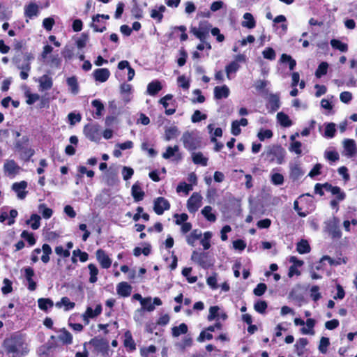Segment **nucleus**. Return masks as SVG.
I'll return each mask as SVG.
<instances>
[{
    "label": "nucleus",
    "mask_w": 357,
    "mask_h": 357,
    "mask_svg": "<svg viewBox=\"0 0 357 357\" xmlns=\"http://www.w3.org/2000/svg\"><path fill=\"white\" fill-rule=\"evenodd\" d=\"M285 156V151L280 146H268L262 153V157L265 161L268 163H276L280 165L283 163Z\"/></svg>",
    "instance_id": "nucleus-2"
},
{
    "label": "nucleus",
    "mask_w": 357,
    "mask_h": 357,
    "mask_svg": "<svg viewBox=\"0 0 357 357\" xmlns=\"http://www.w3.org/2000/svg\"><path fill=\"white\" fill-rule=\"evenodd\" d=\"M46 63L52 68H59L61 66V60L58 54L52 55L50 59L46 61Z\"/></svg>",
    "instance_id": "nucleus-39"
},
{
    "label": "nucleus",
    "mask_w": 357,
    "mask_h": 357,
    "mask_svg": "<svg viewBox=\"0 0 357 357\" xmlns=\"http://www.w3.org/2000/svg\"><path fill=\"white\" fill-rule=\"evenodd\" d=\"M268 105L273 111H276L279 109L280 98L277 94H271L268 98Z\"/></svg>",
    "instance_id": "nucleus-37"
},
{
    "label": "nucleus",
    "mask_w": 357,
    "mask_h": 357,
    "mask_svg": "<svg viewBox=\"0 0 357 357\" xmlns=\"http://www.w3.org/2000/svg\"><path fill=\"white\" fill-rule=\"evenodd\" d=\"M162 89V85L158 80L150 82L147 86L146 92L150 96H155Z\"/></svg>",
    "instance_id": "nucleus-28"
},
{
    "label": "nucleus",
    "mask_w": 357,
    "mask_h": 357,
    "mask_svg": "<svg viewBox=\"0 0 357 357\" xmlns=\"http://www.w3.org/2000/svg\"><path fill=\"white\" fill-rule=\"evenodd\" d=\"M206 117L207 116L206 114H202L199 110H195L191 116V121L193 123H197L206 119Z\"/></svg>",
    "instance_id": "nucleus-60"
},
{
    "label": "nucleus",
    "mask_w": 357,
    "mask_h": 357,
    "mask_svg": "<svg viewBox=\"0 0 357 357\" xmlns=\"http://www.w3.org/2000/svg\"><path fill=\"white\" fill-rule=\"evenodd\" d=\"M100 18H102L105 20H109V15H104V14H102V15L98 14L93 17V18H92L93 23L91 24V26L93 27V29H94L95 31L103 32L104 31L106 30L105 26H99L97 24H96V20H99V19H100Z\"/></svg>",
    "instance_id": "nucleus-29"
},
{
    "label": "nucleus",
    "mask_w": 357,
    "mask_h": 357,
    "mask_svg": "<svg viewBox=\"0 0 357 357\" xmlns=\"http://www.w3.org/2000/svg\"><path fill=\"white\" fill-rule=\"evenodd\" d=\"M131 192L135 202H139L143 199L144 192L138 183H135L132 186Z\"/></svg>",
    "instance_id": "nucleus-31"
},
{
    "label": "nucleus",
    "mask_w": 357,
    "mask_h": 357,
    "mask_svg": "<svg viewBox=\"0 0 357 357\" xmlns=\"http://www.w3.org/2000/svg\"><path fill=\"white\" fill-rule=\"evenodd\" d=\"M58 338L61 342L66 344H70L73 342V335L65 328L60 331Z\"/></svg>",
    "instance_id": "nucleus-33"
},
{
    "label": "nucleus",
    "mask_w": 357,
    "mask_h": 357,
    "mask_svg": "<svg viewBox=\"0 0 357 357\" xmlns=\"http://www.w3.org/2000/svg\"><path fill=\"white\" fill-rule=\"evenodd\" d=\"M191 259L204 268L210 267L212 264L207 260V255L204 252L193 251Z\"/></svg>",
    "instance_id": "nucleus-12"
},
{
    "label": "nucleus",
    "mask_w": 357,
    "mask_h": 357,
    "mask_svg": "<svg viewBox=\"0 0 357 357\" xmlns=\"http://www.w3.org/2000/svg\"><path fill=\"white\" fill-rule=\"evenodd\" d=\"M6 351L12 354V357H22L28 352L27 345L21 335H14L5 340Z\"/></svg>",
    "instance_id": "nucleus-1"
},
{
    "label": "nucleus",
    "mask_w": 357,
    "mask_h": 357,
    "mask_svg": "<svg viewBox=\"0 0 357 357\" xmlns=\"http://www.w3.org/2000/svg\"><path fill=\"white\" fill-rule=\"evenodd\" d=\"M328 65L326 62H321L317 69L315 72V75L317 77H321V76L324 75L327 73Z\"/></svg>",
    "instance_id": "nucleus-55"
},
{
    "label": "nucleus",
    "mask_w": 357,
    "mask_h": 357,
    "mask_svg": "<svg viewBox=\"0 0 357 357\" xmlns=\"http://www.w3.org/2000/svg\"><path fill=\"white\" fill-rule=\"evenodd\" d=\"M191 190H192V185L188 184L185 182L180 183L176 188L177 192H183L185 195H188L189 193V192Z\"/></svg>",
    "instance_id": "nucleus-54"
},
{
    "label": "nucleus",
    "mask_w": 357,
    "mask_h": 357,
    "mask_svg": "<svg viewBox=\"0 0 357 357\" xmlns=\"http://www.w3.org/2000/svg\"><path fill=\"white\" fill-rule=\"evenodd\" d=\"M266 289H267V287H266V284L259 283L254 289L253 293L255 295H256L257 296H261L265 293Z\"/></svg>",
    "instance_id": "nucleus-63"
},
{
    "label": "nucleus",
    "mask_w": 357,
    "mask_h": 357,
    "mask_svg": "<svg viewBox=\"0 0 357 357\" xmlns=\"http://www.w3.org/2000/svg\"><path fill=\"white\" fill-rule=\"evenodd\" d=\"M258 138L261 141H264L265 139H270L273 137V132L271 130H261L257 134Z\"/></svg>",
    "instance_id": "nucleus-61"
},
{
    "label": "nucleus",
    "mask_w": 357,
    "mask_h": 357,
    "mask_svg": "<svg viewBox=\"0 0 357 357\" xmlns=\"http://www.w3.org/2000/svg\"><path fill=\"white\" fill-rule=\"evenodd\" d=\"M201 236L202 232L197 229H195L187 236V242L189 245L194 246L195 241L200 238Z\"/></svg>",
    "instance_id": "nucleus-47"
},
{
    "label": "nucleus",
    "mask_w": 357,
    "mask_h": 357,
    "mask_svg": "<svg viewBox=\"0 0 357 357\" xmlns=\"http://www.w3.org/2000/svg\"><path fill=\"white\" fill-rule=\"evenodd\" d=\"M21 237L26 240L30 245H33L36 243V239L33 237V234H31L26 230L22 232Z\"/></svg>",
    "instance_id": "nucleus-62"
},
{
    "label": "nucleus",
    "mask_w": 357,
    "mask_h": 357,
    "mask_svg": "<svg viewBox=\"0 0 357 357\" xmlns=\"http://www.w3.org/2000/svg\"><path fill=\"white\" fill-rule=\"evenodd\" d=\"M212 211V207L206 206L204 207L201 213L208 221L213 222L216 220V215Z\"/></svg>",
    "instance_id": "nucleus-34"
},
{
    "label": "nucleus",
    "mask_w": 357,
    "mask_h": 357,
    "mask_svg": "<svg viewBox=\"0 0 357 357\" xmlns=\"http://www.w3.org/2000/svg\"><path fill=\"white\" fill-rule=\"evenodd\" d=\"M243 20L241 22V25L243 27L248 29H253L256 26V22L254 19L253 15L250 13H246L243 15Z\"/></svg>",
    "instance_id": "nucleus-27"
},
{
    "label": "nucleus",
    "mask_w": 357,
    "mask_h": 357,
    "mask_svg": "<svg viewBox=\"0 0 357 357\" xmlns=\"http://www.w3.org/2000/svg\"><path fill=\"white\" fill-rule=\"evenodd\" d=\"M39 13V7L38 6L34 3L31 2L27 6L24 7V15L26 17L32 18L33 17H36Z\"/></svg>",
    "instance_id": "nucleus-24"
},
{
    "label": "nucleus",
    "mask_w": 357,
    "mask_h": 357,
    "mask_svg": "<svg viewBox=\"0 0 357 357\" xmlns=\"http://www.w3.org/2000/svg\"><path fill=\"white\" fill-rule=\"evenodd\" d=\"M102 312L101 304L96 305L95 309L91 307H87L85 312L82 315V319L86 324H89V319L95 318Z\"/></svg>",
    "instance_id": "nucleus-13"
},
{
    "label": "nucleus",
    "mask_w": 357,
    "mask_h": 357,
    "mask_svg": "<svg viewBox=\"0 0 357 357\" xmlns=\"http://www.w3.org/2000/svg\"><path fill=\"white\" fill-rule=\"evenodd\" d=\"M271 181L274 185H282L284 183V176L280 173H273L271 174Z\"/></svg>",
    "instance_id": "nucleus-56"
},
{
    "label": "nucleus",
    "mask_w": 357,
    "mask_h": 357,
    "mask_svg": "<svg viewBox=\"0 0 357 357\" xmlns=\"http://www.w3.org/2000/svg\"><path fill=\"white\" fill-rule=\"evenodd\" d=\"M24 271V277L29 283L28 289L30 291H34L36 288V283L33 280V277L35 275L33 269L31 267H26Z\"/></svg>",
    "instance_id": "nucleus-21"
},
{
    "label": "nucleus",
    "mask_w": 357,
    "mask_h": 357,
    "mask_svg": "<svg viewBox=\"0 0 357 357\" xmlns=\"http://www.w3.org/2000/svg\"><path fill=\"white\" fill-rule=\"evenodd\" d=\"M240 68V65L236 61H232L225 67V71L227 78L230 79V75L235 73Z\"/></svg>",
    "instance_id": "nucleus-50"
},
{
    "label": "nucleus",
    "mask_w": 357,
    "mask_h": 357,
    "mask_svg": "<svg viewBox=\"0 0 357 357\" xmlns=\"http://www.w3.org/2000/svg\"><path fill=\"white\" fill-rule=\"evenodd\" d=\"M38 307L42 310H47L54 305L53 301L50 298H39L38 300Z\"/></svg>",
    "instance_id": "nucleus-44"
},
{
    "label": "nucleus",
    "mask_w": 357,
    "mask_h": 357,
    "mask_svg": "<svg viewBox=\"0 0 357 357\" xmlns=\"http://www.w3.org/2000/svg\"><path fill=\"white\" fill-rule=\"evenodd\" d=\"M39 90L41 91L50 90L53 86L52 78L48 75H44L38 79Z\"/></svg>",
    "instance_id": "nucleus-20"
},
{
    "label": "nucleus",
    "mask_w": 357,
    "mask_h": 357,
    "mask_svg": "<svg viewBox=\"0 0 357 357\" xmlns=\"http://www.w3.org/2000/svg\"><path fill=\"white\" fill-rule=\"evenodd\" d=\"M170 204L165 197H160L153 201V210L157 215H162L165 211L169 210Z\"/></svg>",
    "instance_id": "nucleus-11"
},
{
    "label": "nucleus",
    "mask_w": 357,
    "mask_h": 357,
    "mask_svg": "<svg viewBox=\"0 0 357 357\" xmlns=\"http://www.w3.org/2000/svg\"><path fill=\"white\" fill-rule=\"evenodd\" d=\"M33 59L32 54L26 53L14 59L17 68L21 70L20 77L22 79H26L29 77V72L31 70V61Z\"/></svg>",
    "instance_id": "nucleus-4"
},
{
    "label": "nucleus",
    "mask_w": 357,
    "mask_h": 357,
    "mask_svg": "<svg viewBox=\"0 0 357 357\" xmlns=\"http://www.w3.org/2000/svg\"><path fill=\"white\" fill-rule=\"evenodd\" d=\"M125 340H124V346L127 348H129L130 350L133 351L136 349L135 343L132 337V335L130 332H126L125 333Z\"/></svg>",
    "instance_id": "nucleus-51"
},
{
    "label": "nucleus",
    "mask_w": 357,
    "mask_h": 357,
    "mask_svg": "<svg viewBox=\"0 0 357 357\" xmlns=\"http://www.w3.org/2000/svg\"><path fill=\"white\" fill-rule=\"evenodd\" d=\"M280 61L282 63H288L290 70H293L296 65V62L290 55L282 54L280 57Z\"/></svg>",
    "instance_id": "nucleus-53"
},
{
    "label": "nucleus",
    "mask_w": 357,
    "mask_h": 357,
    "mask_svg": "<svg viewBox=\"0 0 357 357\" xmlns=\"http://www.w3.org/2000/svg\"><path fill=\"white\" fill-rule=\"evenodd\" d=\"M38 211L45 219L50 218L53 213L52 210L47 207L45 204H41L38 206Z\"/></svg>",
    "instance_id": "nucleus-52"
},
{
    "label": "nucleus",
    "mask_w": 357,
    "mask_h": 357,
    "mask_svg": "<svg viewBox=\"0 0 357 357\" xmlns=\"http://www.w3.org/2000/svg\"><path fill=\"white\" fill-rule=\"evenodd\" d=\"M116 291L119 296L128 297L131 294L132 287L126 282H121L117 285Z\"/></svg>",
    "instance_id": "nucleus-26"
},
{
    "label": "nucleus",
    "mask_w": 357,
    "mask_h": 357,
    "mask_svg": "<svg viewBox=\"0 0 357 357\" xmlns=\"http://www.w3.org/2000/svg\"><path fill=\"white\" fill-rule=\"evenodd\" d=\"M296 250L300 254H306L310 252V247L306 240H302L298 243Z\"/></svg>",
    "instance_id": "nucleus-46"
},
{
    "label": "nucleus",
    "mask_w": 357,
    "mask_h": 357,
    "mask_svg": "<svg viewBox=\"0 0 357 357\" xmlns=\"http://www.w3.org/2000/svg\"><path fill=\"white\" fill-rule=\"evenodd\" d=\"M307 343L308 341L306 338H300L297 341L294 347L296 348V351L298 356H301L303 354V349Z\"/></svg>",
    "instance_id": "nucleus-41"
},
{
    "label": "nucleus",
    "mask_w": 357,
    "mask_h": 357,
    "mask_svg": "<svg viewBox=\"0 0 357 357\" xmlns=\"http://www.w3.org/2000/svg\"><path fill=\"white\" fill-rule=\"evenodd\" d=\"M192 162L196 165L206 167L208 165V158L204 156L202 152L192 151L191 154Z\"/></svg>",
    "instance_id": "nucleus-25"
},
{
    "label": "nucleus",
    "mask_w": 357,
    "mask_h": 357,
    "mask_svg": "<svg viewBox=\"0 0 357 357\" xmlns=\"http://www.w3.org/2000/svg\"><path fill=\"white\" fill-rule=\"evenodd\" d=\"M188 332V326L185 324L182 323L178 326H174L172 328V334L173 337H177L181 335L186 334Z\"/></svg>",
    "instance_id": "nucleus-35"
},
{
    "label": "nucleus",
    "mask_w": 357,
    "mask_h": 357,
    "mask_svg": "<svg viewBox=\"0 0 357 357\" xmlns=\"http://www.w3.org/2000/svg\"><path fill=\"white\" fill-rule=\"evenodd\" d=\"M40 250L43 252L41 256V260L43 263L46 264L50 261V255L52 252V248L48 244H43Z\"/></svg>",
    "instance_id": "nucleus-40"
},
{
    "label": "nucleus",
    "mask_w": 357,
    "mask_h": 357,
    "mask_svg": "<svg viewBox=\"0 0 357 357\" xmlns=\"http://www.w3.org/2000/svg\"><path fill=\"white\" fill-rule=\"evenodd\" d=\"M84 132L86 137L91 141L98 142L100 139L99 126L97 124H89L84 127Z\"/></svg>",
    "instance_id": "nucleus-9"
},
{
    "label": "nucleus",
    "mask_w": 357,
    "mask_h": 357,
    "mask_svg": "<svg viewBox=\"0 0 357 357\" xmlns=\"http://www.w3.org/2000/svg\"><path fill=\"white\" fill-rule=\"evenodd\" d=\"M142 308L139 310V311L146 310L148 312H152L155 309V305H161L162 301L160 298L155 297L153 298V301L152 303L151 297L144 298V300L142 301Z\"/></svg>",
    "instance_id": "nucleus-15"
},
{
    "label": "nucleus",
    "mask_w": 357,
    "mask_h": 357,
    "mask_svg": "<svg viewBox=\"0 0 357 357\" xmlns=\"http://www.w3.org/2000/svg\"><path fill=\"white\" fill-rule=\"evenodd\" d=\"M67 84L70 87L72 93L77 94L79 91L77 80L75 77H71L67 79Z\"/></svg>",
    "instance_id": "nucleus-48"
},
{
    "label": "nucleus",
    "mask_w": 357,
    "mask_h": 357,
    "mask_svg": "<svg viewBox=\"0 0 357 357\" xmlns=\"http://www.w3.org/2000/svg\"><path fill=\"white\" fill-rule=\"evenodd\" d=\"M40 217L37 214H32L29 220L26 221V224L30 225L31 227L36 230L40 227Z\"/></svg>",
    "instance_id": "nucleus-45"
},
{
    "label": "nucleus",
    "mask_w": 357,
    "mask_h": 357,
    "mask_svg": "<svg viewBox=\"0 0 357 357\" xmlns=\"http://www.w3.org/2000/svg\"><path fill=\"white\" fill-rule=\"evenodd\" d=\"M98 261L103 268H108L111 266L112 260L105 252L101 249L96 251V253Z\"/></svg>",
    "instance_id": "nucleus-19"
},
{
    "label": "nucleus",
    "mask_w": 357,
    "mask_h": 357,
    "mask_svg": "<svg viewBox=\"0 0 357 357\" xmlns=\"http://www.w3.org/2000/svg\"><path fill=\"white\" fill-rule=\"evenodd\" d=\"M88 268L90 273L89 282L91 283H95L98 280L97 275L98 274V269L93 264H89Z\"/></svg>",
    "instance_id": "nucleus-49"
},
{
    "label": "nucleus",
    "mask_w": 357,
    "mask_h": 357,
    "mask_svg": "<svg viewBox=\"0 0 357 357\" xmlns=\"http://www.w3.org/2000/svg\"><path fill=\"white\" fill-rule=\"evenodd\" d=\"M13 291L12 282L7 278L3 280V286L1 288V291L3 294H7Z\"/></svg>",
    "instance_id": "nucleus-64"
},
{
    "label": "nucleus",
    "mask_w": 357,
    "mask_h": 357,
    "mask_svg": "<svg viewBox=\"0 0 357 357\" xmlns=\"http://www.w3.org/2000/svg\"><path fill=\"white\" fill-rule=\"evenodd\" d=\"M56 307L58 308L64 307V310L68 311L73 308H74L75 304L73 302H71L68 297L61 298V301L56 302L55 304Z\"/></svg>",
    "instance_id": "nucleus-32"
},
{
    "label": "nucleus",
    "mask_w": 357,
    "mask_h": 357,
    "mask_svg": "<svg viewBox=\"0 0 357 357\" xmlns=\"http://www.w3.org/2000/svg\"><path fill=\"white\" fill-rule=\"evenodd\" d=\"M305 324L306 327H303L301 328L302 333L305 335H314V331L313 330V328L314 327L315 325V321L313 319L309 318L307 319Z\"/></svg>",
    "instance_id": "nucleus-36"
},
{
    "label": "nucleus",
    "mask_w": 357,
    "mask_h": 357,
    "mask_svg": "<svg viewBox=\"0 0 357 357\" xmlns=\"http://www.w3.org/2000/svg\"><path fill=\"white\" fill-rule=\"evenodd\" d=\"M328 261V263L332 266H338L342 264L347 263V259L345 258H337L336 259H333L328 255H324L321 257L320 261Z\"/></svg>",
    "instance_id": "nucleus-38"
},
{
    "label": "nucleus",
    "mask_w": 357,
    "mask_h": 357,
    "mask_svg": "<svg viewBox=\"0 0 357 357\" xmlns=\"http://www.w3.org/2000/svg\"><path fill=\"white\" fill-rule=\"evenodd\" d=\"M26 187L27 182L22 181L20 182L14 183L12 185V190L17 194L18 199H24L28 193V192L25 190Z\"/></svg>",
    "instance_id": "nucleus-16"
},
{
    "label": "nucleus",
    "mask_w": 357,
    "mask_h": 357,
    "mask_svg": "<svg viewBox=\"0 0 357 357\" xmlns=\"http://www.w3.org/2000/svg\"><path fill=\"white\" fill-rule=\"evenodd\" d=\"M335 131L336 130L335 123H328L325 129V136L329 138H332L334 137Z\"/></svg>",
    "instance_id": "nucleus-58"
},
{
    "label": "nucleus",
    "mask_w": 357,
    "mask_h": 357,
    "mask_svg": "<svg viewBox=\"0 0 357 357\" xmlns=\"http://www.w3.org/2000/svg\"><path fill=\"white\" fill-rule=\"evenodd\" d=\"M211 25L207 21L201 22L198 27L192 26L190 28V32L194 34L202 42H204L208 37L209 31Z\"/></svg>",
    "instance_id": "nucleus-5"
},
{
    "label": "nucleus",
    "mask_w": 357,
    "mask_h": 357,
    "mask_svg": "<svg viewBox=\"0 0 357 357\" xmlns=\"http://www.w3.org/2000/svg\"><path fill=\"white\" fill-rule=\"evenodd\" d=\"M277 119L279 123L284 127H289L292 124L289 116L283 112L278 113Z\"/></svg>",
    "instance_id": "nucleus-43"
},
{
    "label": "nucleus",
    "mask_w": 357,
    "mask_h": 357,
    "mask_svg": "<svg viewBox=\"0 0 357 357\" xmlns=\"http://www.w3.org/2000/svg\"><path fill=\"white\" fill-rule=\"evenodd\" d=\"M202 196L198 192H193L187 201V208L190 213H195L202 203Z\"/></svg>",
    "instance_id": "nucleus-8"
},
{
    "label": "nucleus",
    "mask_w": 357,
    "mask_h": 357,
    "mask_svg": "<svg viewBox=\"0 0 357 357\" xmlns=\"http://www.w3.org/2000/svg\"><path fill=\"white\" fill-rule=\"evenodd\" d=\"M20 167L13 160H7L3 165L5 174L10 176L19 173Z\"/></svg>",
    "instance_id": "nucleus-17"
},
{
    "label": "nucleus",
    "mask_w": 357,
    "mask_h": 357,
    "mask_svg": "<svg viewBox=\"0 0 357 357\" xmlns=\"http://www.w3.org/2000/svg\"><path fill=\"white\" fill-rule=\"evenodd\" d=\"M331 45L333 48L338 50L342 52H346L348 50L347 45L337 39H332L331 40Z\"/></svg>",
    "instance_id": "nucleus-42"
},
{
    "label": "nucleus",
    "mask_w": 357,
    "mask_h": 357,
    "mask_svg": "<svg viewBox=\"0 0 357 357\" xmlns=\"http://www.w3.org/2000/svg\"><path fill=\"white\" fill-rule=\"evenodd\" d=\"M230 91L227 86H215L214 88V98L217 100L227 98L229 95Z\"/></svg>",
    "instance_id": "nucleus-23"
},
{
    "label": "nucleus",
    "mask_w": 357,
    "mask_h": 357,
    "mask_svg": "<svg viewBox=\"0 0 357 357\" xmlns=\"http://www.w3.org/2000/svg\"><path fill=\"white\" fill-rule=\"evenodd\" d=\"M89 344H91L98 352L101 353L103 356L108 354L109 347L108 342L105 340L95 337L90 340Z\"/></svg>",
    "instance_id": "nucleus-10"
},
{
    "label": "nucleus",
    "mask_w": 357,
    "mask_h": 357,
    "mask_svg": "<svg viewBox=\"0 0 357 357\" xmlns=\"http://www.w3.org/2000/svg\"><path fill=\"white\" fill-rule=\"evenodd\" d=\"M325 231L333 238H340L342 236L339 227V220L333 217L325 222Z\"/></svg>",
    "instance_id": "nucleus-6"
},
{
    "label": "nucleus",
    "mask_w": 357,
    "mask_h": 357,
    "mask_svg": "<svg viewBox=\"0 0 357 357\" xmlns=\"http://www.w3.org/2000/svg\"><path fill=\"white\" fill-rule=\"evenodd\" d=\"M289 178L293 181L299 179L304 174L301 165L298 162H291L289 164Z\"/></svg>",
    "instance_id": "nucleus-18"
},
{
    "label": "nucleus",
    "mask_w": 357,
    "mask_h": 357,
    "mask_svg": "<svg viewBox=\"0 0 357 357\" xmlns=\"http://www.w3.org/2000/svg\"><path fill=\"white\" fill-rule=\"evenodd\" d=\"M330 344L329 339L328 337H322L319 342V350L322 354H326L327 351V347Z\"/></svg>",
    "instance_id": "nucleus-57"
},
{
    "label": "nucleus",
    "mask_w": 357,
    "mask_h": 357,
    "mask_svg": "<svg viewBox=\"0 0 357 357\" xmlns=\"http://www.w3.org/2000/svg\"><path fill=\"white\" fill-rule=\"evenodd\" d=\"M344 154L348 158L354 157L357 153L356 144L354 139H346L343 141Z\"/></svg>",
    "instance_id": "nucleus-14"
},
{
    "label": "nucleus",
    "mask_w": 357,
    "mask_h": 357,
    "mask_svg": "<svg viewBox=\"0 0 357 357\" xmlns=\"http://www.w3.org/2000/svg\"><path fill=\"white\" fill-rule=\"evenodd\" d=\"M262 55L264 59L268 60H274L275 59V52L271 47H267L262 52Z\"/></svg>",
    "instance_id": "nucleus-59"
},
{
    "label": "nucleus",
    "mask_w": 357,
    "mask_h": 357,
    "mask_svg": "<svg viewBox=\"0 0 357 357\" xmlns=\"http://www.w3.org/2000/svg\"><path fill=\"white\" fill-rule=\"evenodd\" d=\"M162 157L165 160L171 159L172 162H179L183 159V155L180 152L178 145L167 146L165 151L162 153Z\"/></svg>",
    "instance_id": "nucleus-7"
},
{
    "label": "nucleus",
    "mask_w": 357,
    "mask_h": 357,
    "mask_svg": "<svg viewBox=\"0 0 357 357\" xmlns=\"http://www.w3.org/2000/svg\"><path fill=\"white\" fill-rule=\"evenodd\" d=\"M110 75L109 70L107 68L96 69L93 72V76L96 81L100 82H106Z\"/></svg>",
    "instance_id": "nucleus-22"
},
{
    "label": "nucleus",
    "mask_w": 357,
    "mask_h": 357,
    "mask_svg": "<svg viewBox=\"0 0 357 357\" xmlns=\"http://www.w3.org/2000/svg\"><path fill=\"white\" fill-rule=\"evenodd\" d=\"M184 148L189 151H194L201 146V137L195 130L185 131L181 138Z\"/></svg>",
    "instance_id": "nucleus-3"
},
{
    "label": "nucleus",
    "mask_w": 357,
    "mask_h": 357,
    "mask_svg": "<svg viewBox=\"0 0 357 357\" xmlns=\"http://www.w3.org/2000/svg\"><path fill=\"white\" fill-rule=\"evenodd\" d=\"M180 132L176 126H170L165 129V139L166 141H170L173 139L176 138Z\"/></svg>",
    "instance_id": "nucleus-30"
}]
</instances>
